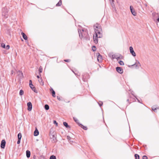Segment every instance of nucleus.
Wrapping results in <instances>:
<instances>
[{"label":"nucleus","instance_id":"14","mask_svg":"<svg viewBox=\"0 0 159 159\" xmlns=\"http://www.w3.org/2000/svg\"><path fill=\"white\" fill-rule=\"evenodd\" d=\"M93 38L94 42L96 44H97L98 42V38H99L98 37L95 36V37H93Z\"/></svg>","mask_w":159,"mask_h":159},{"label":"nucleus","instance_id":"28","mask_svg":"<svg viewBox=\"0 0 159 159\" xmlns=\"http://www.w3.org/2000/svg\"><path fill=\"white\" fill-rule=\"evenodd\" d=\"M67 139L69 141V142L70 143L73 142V141L71 140V138L70 136H67Z\"/></svg>","mask_w":159,"mask_h":159},{"label":"nucleus","instance_id":"22","mask_svg":"<svg viewBox=\"0 0 159 159\" xmlns=\"http://www.w3.org/2000/svg\"><path fill=\"white\" fill-rule=\"evenodd\" d=\"M79 126L84 130H87L88 129L86 126H84L81 124H80Z\"/></svg>","mask_w":159,"mask_h":159},{"label":"nucleus","instance_id":"10","mask_svg":"<svg viewBox=\"0 0 159 159\" xmlns=\"http://www.w3.org/2000/svg\"><path fill=\"white\" fill-rule=\"evenodd\" d=\"M6 141L5 140H2L1 142L0 147L4 149L5 146L6 144Z\"/></svg>","mask_w":159,"mask_h":159},{"label":"nucleus","instance_id":"4","mask_svg":"<svg viewBox=\"0 0 159 159\" xmlns=\"http://www.w3.org/2000/svg\"><path fill=\"white\" fill-rule=\"evenodd\" d=\"M130 66L136 69H138L141 66V65L139 61H136V62L134 64L131 65Z\"/></svg>","mask_w":159,"mask_h":159},{"label":"nucleus","instance_id":"53","mask_svg":"<svg viewBox=\"0 0 159 159\" xmlns=\"http://www.w3.org/2000/svg\"><path fill=\"white\" fill-rule=\"evenodd\" d=\"M131 94L132 95H134V94H133V93H132V92H131Z\"/></svg>","mask_w":159,"mask_h":159},{"label":"nucleus","instance_id":"31","mask_svg":"<svg viewBox=\"0 0 159 159\" xmlns=\"http://www.w3.org/2000/svg\"><path fill=\"white\" fill-rule=\"evenodd\" d=\"M134 157H135V159H139V156L138 154H135Z\"/></svg>","mask_w":159,"mask_h":159},{"label":"nucleus","instance_id":"44","mask_svg":"<svg viewBox=\"0 0 159 159\" xmlns=\"http://www.w3.org/2000/svg\"><path fill=\"white\" fill-rule=\"evenodd\" d=\"M53 122L54 124L56 125H57V121L56 120H54Z\"/></svg>","mask_w":159,"mask_h":159},{"label":"nucleus","instance_id":"38","mask_svg":"<svg viewBox=\"0 0 159 159\" xmlns=\"http://www.w3.org/2000/svg\"><path fill=\"white\" fill-rule=\"evenodd\" d=\"M1 47L3 48H5L6 45L4 43H2L1 44Z\"/></svg>","mask_w":159,"mask_h":159},{"label":"nucleus","instance_id":"26","mask_svg":"<svg viewBox=\"0 0 159 159\" xmlns=\"http://www.w3.org/2000/svg\"><path fill=\"white\" fill-rule=\"evenodd\" d=\"M39 81L40 83V84L42 85H43L44 84V82L43 81L42 79L40 78L39 80Z\"/></svg>","mask_w":159,"mask_h":159},{"label":"nucleus","instance_id":"39","mask_svg":"<svg viewBox=\"0 0 159 159\" xmlns=\"http://www.w3.org/2000/svg\"><path fill=\"white\" fill-rule=\"evenodd\" d=\"M10 48V46L9 45H7L6 46V47H5V48L7 50V49H8Z\"/></svg>","mask_w":159,"mask_h":159},{"label":"nucleus","instance_id":"29","mask_svg":"<svg viewBox=\"0 0 159 159\" xmlns=\"http://www.w3.org/2000/svg\"><path fill=\"white\" fill-rule=\"evenodd\" d=\"M24 92L23 90L21 89L19 92V95L20 96H22L24 94Z\"/></svg>","mask_w":159,"mask_h":159},{"label":"nucleus","instance_id":"6","mask_svg":"<svg viewBox=\"0 0 159 159\" xmlns=\"http://www.w3.org/2000/svg\"><path fill=\"white\" fill-rule=\"evenodd\" d=\"M116 71L119 73L121 74L123 72V69L120 67H116Z\"/></svg>","mask_w":159,"mask_h":159},{"label":"nucleus","instance_id":"34","mask_svg":"<svg viewBox=\"0 0 159 159\" xmlns=\"http://www.w3.org/2000/svg\"><path fill=\"white\" fill-rule=\"evenodd\" d=\"M114 58H115L117 60L121 58L120 56H118L117 55H115V56L114 57Z\"/></svg>","mask_w":159,"mask_h":159},{"label":"nucleus","instance_id":"32","mask_svg":"<svg viewBox=\"0 0 159 159\" xmlns=\"http://www.w3.org/2000/svg\"><path fill=\"white\" fill-rule=\"evenodd\" d=\"M50 159H56V157L55 156L52 155L50 157Z\"/></svg>","mask_w":159,"mask_h":159},{"label":"nucleus","instance_id":"24","mask_svg":"<svg viewBox=\"0 0 159 159\" xmlns=\"http://www.w3.org/2000/svg\"><path fill=\"white\" fill-rule=\"evenodd\" d=\"M111 6L113 8L115 7V5L114 4V0H112V1L110 2Z\"/></svg>","mask_w":159,"mask_h":159},{"label":"nucleus","instance_id":"19","mask_svg":"<svg viewBox=\"0 0 159 159\" xmlns=\"http://www.w3.org/2000/svg\"><path fill=\"white\" fill-rule=\"evenodd\" d=\"M26 156L27 158H29L30 156V152L29 150H27L26 151Z\"/></svg>","mask_w":159,"mask_h":159},{"label":"nucleus","instance_id":"46","mask_svg":"<svg viewBox=\"0 0 159 159\" xmlns=\"http://www.w3.org/2000/svg\"><path fill=\"white\" fill-rule=\"evenodd\" d=\"M115 55H112L111 57H112V59H114L115 58H114V57H115Z\"/></svg>","mask_w":159,"mask_h":159},{"label":"nucleus","instance_id":"42","mask_svg":"<svg viewBox=\"0 0 159 159\" xmlns=\"http://www.w3.org/2000/svg\"><path fill=\"white\" fill-rule=\"evenodd\" d=\"M64 61L66 62H69L70 61V59H66L64 60Z\"/></svg>","mask_w":159,"mask_h":159},{"label":"nucleus","instance_id":"52","mask_svg":"<svg viewBox=\"0 0 159 159\" xmlns=\"http://www.w3.org/2000/svg\"><path fill=\"white\" fill-rule=\"evenodd\" d=\"M72 71L75 75H76V74L72 70Z\"/></svg>","mask_w":159,"mask_h":159},{"label":"nucleus","instance_id":"23","mask_svg":"<svg viewBox=\"0 0 159 159\" xmlns=\"http://www.w3.org/2000/svg\"><path fill=\"white\" fill-rule=\"evenodd\" d=\"M62 4V1L61 0H60L56 4V6L58 7L61 6Z\"/></svg>","mask_w":159,"mask_h":159},{"label":"nucleus","instance_id":"47","mask_svg":"<svg viewBox=\"0 0 159 159\" xmlns=\"http://www.w3.org/2000/svg\"><path fill=\"white\" fill-rule=\"evenodd\" d=\"M57 99L59 100H61V99L60 98L59 96H57Z\"/></svg>","mask_w":159,"mask_h":159},{"label":"nucleus","instance_id":"40","mask_svg":"<svg viewBox=\"0 0 159 159\" xmlns=\"http://www.w3.org/2000/svg\"><path fill=\"white\" fill-rule=\"evenodd\" d=\"M101 102V103H99V102H98V103L99 105L101 107L102 106L103 103L102 102Z\"/></svg>","mask_w":159,"mask_h":159},{"label":"nucleus","instance_id":"25","mask_svg":"<svg viewBox=\"0 0 159 159\" xmlns=\"http://www.w3.org/2000/svg\"><path fill=\"white\" fill-rule=\"evenodd\" d=\"M44 108L46 110H48L49 108V106L48 104H45L44 105Z\"/></svg>","mask_w":159,"mask_h":159},{"label":"nucleus","instance_id":"20","mask_svg":"<svg viewBox=\"0 0 159 159\" xmlns=\"http://www.w3.org/2000/svg\"><path fill=\"white\" fill-rule=\"evenodd\" d=\"M50 90L52 92V96L54 97H56L55 92V91L53 90V89L51 88V89H50Z\"/></svg>","mask_w":159,"mask_h":159},{"label":"nucleus","instance_id":"17","mask_svg":"<svg viewBox=\"0 0 159 159\" xmlns=\"http://www.w3.org/2000/svg\"><path fill=\"white\" fill-rule=\"evenodd\" d=\"M73 119L74 121L79 126L80 124H81L79 122V121L75 117H73Z\"/></svg>","mask_w":159,"mask_h":159},{"label":"nucleus","instance_id":"1","mask_svg":"<svg viewBox=\"0 0 159 159\" xmlns=\"http://www.w3.org/2000/svg\"><path fill=\"white\" fill-rule=\"evenodd\" d=\"M78 31L80 38H83L86 40H90V37L86 30H84L83 29L81 30L80 29H78Z\"/></svg>","mask_w":159,"mask_h":159},{"label":"nucleus","instance_id":"43","mask_svg":"<svg viewBox=\"0 0 159 159\" xmlns=\"http://www.w3.org/2000/svg\"><path fill=\"white\" fill-rule=\"evenodd\" d=\"M134 97L135 98H136V99L137 100H138V102H139V103H142L141 102V100H139L137 98H136V97L135 96H134Z\"/></svg>","mask_w":159,"mask_h":159},{"label":"nucleus","instance_id":"5","mask_svg":"<svg viewBox=\"0 0 159 159\" xmlns=\"http://www.w3.org/2000/svg\"><path fill=\"white\" fill-rule=\"evenodd\" d=\"M89 75L87 73H84L82 75V80L84 82L87 81V79L89 78Z\"/></svg>","mask_w":159,"mask_h":159},{"label":"nucleus","instance_id":"13","mask_svg":"<svg viewBox=\"0 0 159 159\" xmlns=\"http://www.w3.org/2000/svg\"><path fill=\"white\" fill-rule=\"evenodd\" d=\"M21 34L22 35V37L25 40H26L28 39V38L27 36L25 34V33L23 32H22L21 33Z\"/></svg>","mask_w":159,"mask_h":159},{"label":"nucleus","instance_id":"21","mask_svg":"<svg viewBox=\"0 0 159 159\" xmlns=\"http://www.w3.org/2000/svg\"><path fill=\"white\" fill-rule=\"evenodd\" d=\"M63 125H64L66 128H70V126H69L68 123L66 122H63Z\"/></svg>","mask_w":159,"mask_h":159},{"label":"nucleus","instance_id":"50","mask_svg":"<svg viewBox=\"0 0 159 159\" xmlns=\"http://www.w3.org/2000/svg\"><path fill=\"white\" fill-rule=\"evenodd\" d=\"M37 77L38 78H39V75H37Z\"/></svg>","mask_w":159,"mask_h":159},{"label":"nucleus","instance_id":"33","mask_svg":"<svg viewBox=\"0 0 159 159\" xmlns=\"http://www.w3.org/2000/svg\"><path fill=\"white\" fill-rule=\"evenodd\" d=\"M118 62L120 65L123 66L124 65L123 61H119Z\"/></svg>","mask_w":159,"mask_h":159},{"label":"nucleus","instance_id":"30","mask_svg":"<svg viewBox=\"0 0 159 159\" xmlns=\"http://www.w3.org/2000/svg\"><path fill=\"white\" fill-rule=\"evenodd\" d=\"M95 28L96 29H98V30H102L101 28V26L99 25H98L97 26H95Z\"/></svg>","mask_w":159,"mask_h":159},{"label":"nucleus","instance_id":"8","mask_svg":"<svg viewBox=\"0 0 159 159\" xmlns=\"http://www.w3.org/2000/svg\"><path fill=\"white\" fill-rule=\"evenodd\" d=\"M7 8L6 7H4L2 9V12L3 15H4L7 18V16H6L7 15Z\"/></svg>","mask_w":159,"mask_h":159},{"label":"nucleus","instance_id":"7","mask_svg":"<svg viewBox=\"0 0 159 159\" xmlns=\"http://www.w3.org/2000/svg\"><path fill=\"white\" fill-rule=\"evenodd\" d=\"M130 11H131L132 14V15H134V16H136V13L135 11L134 10V9L133 7H132L131 6H130Z\"/></svg>","mask_w":159,"mask_h":159},{"label":"nucleus","instance_id":"16","mask_svg":"<svg viewBox=\"0 0 159 159\" xmlns=\"http://www.w3.org/2000/svg\"><path fill=\"white\" fill-rule=\"evenodd\" d=\"M32 90L35 93H38L37 90L36 89L35 87L33 85V86H31L30 87Z\"/></svg>","mask_w":159,"mask_h":159},{"label":"nucleus","instance_id":"51","mask_svg":"<svg viewBox=\"0 0 159 159\" xmlns=\"http://www.w3.org/2000/svg\"><path fill=\"white\" fill-rule=\"evenodd\" d=\"M127 101L128 102H129V99H128L127 100Z\"/></svg>","mask_w":159,"mask_h":159},{"label":"nucleus","instance_id":"2","mask_svg":"<svg viewBox=\"0 0 159 159\" xmlns=\"http://www.w3.org/2000/svg\"><path fill=\"white\" fill-rule=\"evenodd\" d=\"M94 29L95 32V36L98 37L99 38H100L102 37V34L101 33L100 31L101 30L96 29L95 28V26H94Z\"/></svg>","mask_w":159,"mask_h":159},{"label":"nucleus","instance_id":"45","mask_svg":"<svg viewBox=\"0 0 159 159\" xmlns=\"http://www.w3.org/2000/svg\"><path fill=\"white\" fill-rule=\"evenodd\" d=\"M20 140L21 139H18V141H17V143L18 144H19L20 143Z\"/></svg>","mask_w":159,"mask_h":159},{"label":"nucleus","instance_id":"11","mask_svg":"<svg viewBox=\"0 0 159 159\" xmlns=\"http://www.w3.org/2000/svg\"><path fill=\"white\" fill-rule=\"evenodd\" d=\"M27 105L28 106V110L30 111H31L32 109V104L30 102H29L27 103Z\"/></svg>","mask_w":159,"mask_h":159},{"label":"nucleus","instance_id":"27","mask_svg":"<svg viewBox=\"0 0 159 159\" xmlns=\"http://www.w3.org/2000/svg\"><path fill=\"white\" fill-rule=\"evenodd\" d=\"M17 136H18V139H21V137H22V135H21V133H19L18 134Z\"/></svg>","mask_w":159,"mask_h":159},{"label":"nucleus","instance_id":"12","mask_svg":"<svg viewBox=\"0 0 159 159\" xmlns=\"http://www.w3.org/2000/svg\"><path fill=\"white\" fill-rule=\"evenodd\" d=\"M97 57L98 61L99 62L101 61L102 56L99 53H98L97 54Z\"/></svg>","mask_w":159,"mask_h":159},{"label":"nucleus","instance_id":"41","mask_svg":"<svg viewBox=\"0 0 159 159\" xmlns=\"http://www.w3.org/2000/svg\"><path fill=\"white\" fill-rule=\"evenodd\" d=\"M143 159H148V157L147 156L144 155L143 157Z\"/></svg>","mask_w":159,"mask_h":159},{"label":"nucleus","instance_id":"18","mask_svg":"<svg viewBox=\"0 0 159 159\" xmlns=\"http://www.w3.org/2000/svg\"><path fill=\"white\" fill-rule=\"evenodd\" d=\"M152 108L153 111L155 112H156V110L157 109H159V107H157L156 106H154L152 107Z\"/></svg>","mask_w":159,"mask_h":159},{"label":"nucleus","instance_id":"35","mask_svg":"<svg viewBox=\"0 0 159 159\" xmlns=\"http://www.w3.org/2000/svg\"><path fill=\"white\" fill-rule=\"evenodd\" d=\"M42 70H43V68L41 66L39 68V74L42 72Z\"/></svg>","mask_w":159,"mask_h":159},{"label":"nucleus","instance_id":"37","mask_svg":"<svg viewBox=\"0 0 159 159\" xmlns=\"http://www.w3.org/2000/svg\"><path fill=\"white\" fill-rule=\"evenodd\" d=\"M29 85L30 87L31 86H33V85L32 84V81L31 80H30L29 81Z\"/></svg>","mask_w":159,"mask_h":159},{"label":"nucleus","instance_id":"15","mask_svg":"<svg viewBox=\"0 0 159 159\" xmlns=\"http://www.w3.org/2000/svg\"><path fill=\"white\" fill-rule=\"evenodd\" d=\"M39 134V132L37 129L36 128L34 132V135L35 136H38Z\"/></svg>","mask_w":159,"mask_h":159},{"label":"nucleus","instance_id":"9","mask_svg":"<svg viewBox=\"0 0 159 159\" xmlns=\"http://www.w3.org/2000/svg\"><path fill=\"white\" fill-rule=\"evenodd\" d=\"M129 50L130 53L134 57H135L136 56V53L134 52L133 48L132 47H129Z\"/></svg>","mask_w":159,"mask_h":159},{"label":"nucleus","instance_id":"3","mask_svg":"<svg viewBox=\"0 0 159 159\" xmlns=\"http://www.w3.org/2000/svg\"><path fill=\"white\" fill-rule=\"evenodd\" d=\"M50 138L52 139V140L54 142H55L56 140V137L55 136V132H52V133L51 131L50 132Z\"/></svg>","mask_w":159,"mask_h":159},{"label":"nucleus","instance_id":"49","mask_svg":"<svg viewBox=\"0 0 159 159\" xmlns=\"http://www.w3.org/2000/svg\"><path fill=\"white\" fill-rule=\"evenodd\" d=\"M157 20L158 22H159V16H158V17L157 19Z\"/></svg>","mask_w":159,"mask_h":159},{"label":"nucleus","instance_id":"48","mask_svg":"<svg viewBox=\"0 0 159 159\" xmlns=\"http://www.w3.org/2000/svg\"><path fill=\"white\" fill-rule=\"evenodd\" d=\"M20 76H23V73L21 72H20Z\"/></svg>","mask_w":159,"mask_h":159},{"label":"nucleus","instance_id":"36","mask_svg":"<svg viewBox=\"0 0 159 159\" xmlns=\"http://www.w3.org/2000/svg\"><path fill=\"white\" fill-rule=\"evenodd\" d=\"M96 47L95 46H93L92 47V50L94 52L96 50Z\"/></svg>","mask_w":159,"mask_h":159}]
</instances>
